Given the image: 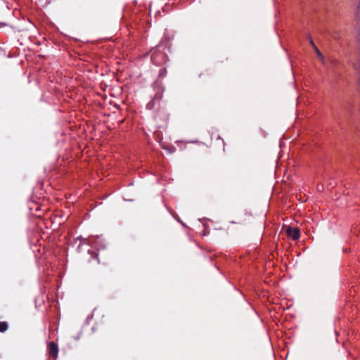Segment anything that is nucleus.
<instances>
[{
	"instance_id": "f257e3e1",
	"label": "nucleus",
	"mask_w": 360,
	"mask_h": 360,
	"mask_svg": "<svg viewBox=\"0 0 360 360\" xmlns=\"http://www.w3.org/2000/svg\"><path fill=\"white\" fill-rule=\"evenodd\" d=\"M285 231L287 236L293 240H296L300 238V229L298 228H292L291 226H288Z\"/></svg>"
},
{
	"instance_id": "f03ea898",
	"label": "nucleus",
	"mask_w": 360,
	"mask_h": 360,
	"mask_svg": "<svg viewBox=\"0 0 360 360\" xmlns=\"http://www.w3.org/2000/svg\"><path fill=\"white\" fill-rule=\"evenodd\" d=\"M48 350L50 356H51L53 359L57 358L58 349L57 345L55 342H51L49 344Z\"/></svg>"
},
{
	"instance_id": "7ed1b4c3",
	"label": "nucleus",
	"mask_w": 360,
	"mask_h": 360,
	"mask_svg": "<svg viewBox=\"0 0 360 360\" xmlns=\"http://www.w3.org/2000/svg\"><path fill=\"white\" fill-rule=\"evenodd\" d=\"M8 328V324L6 321H0V333H4Z\"/></svg>"
},
{
	"instance_id": "20e7f679",
	"label": "nucleus",
	"mask_w": 360,
	"mask_h": 360,
	"mask_svg": "<svg viewBox=\"0 0 360 360\" xmlns=\"http://www.w3.org/2000/svg\"><path fill=\"white\" fill-rule=\"evenodd\" d=\"M314 51L316 53L317 57L323 63L324 62V57L323 54L321 53V51L319 50L316 46H314Z\"/></svg>"
},
{
	"instance_id": "39448f33",
	"label": "nucleus",
	"mask_w": 360,
	"mask_h": 360,
	"mask_svg": "<svg viewBox=\"0 0 360 360\" xmlns=\"http://www.w3.org/2000/svg\"><path fill=\"white\" fill-rule=\"evenodd\" d=\"M212 139H215L216 141H219L221 142V144L224 146V141L223 140L220 138V136L218 135V134H213L212 136Z\"/></svg>"
},
{
	"instance_id": "423d86ee",
	"label": "nucleus",
	"mask_w": 360,
	"mask_h": 360,
	"mask_svg": "<svg viewBox=\"0 0 360 360\" xmlns=\"http://www.w3.org/2000/svg\"><path fill=\"white\" fill-rule=\"evenodd\" d=\"M310 44L312 45L313 48L314 49V46H316V45H315V44L314 43V41H313V40H312V39H311V40H310Z\"/></svg>"
},
{
	"instance_id": "0eeeda50",
	"label": "nucleus",
	"mask_w": 360,
	"mask_h": 360,
	"mask_svg": "<svg viewBox=\"0 0 360 360\" xmlns=\"http://www.w3.org/2000/svg\"><path fill=\"white\" fill-rule=\"evenodd\" d=\"M358 13L360 14V6L358 7Z\"/></svg>"
}]
</instances>
